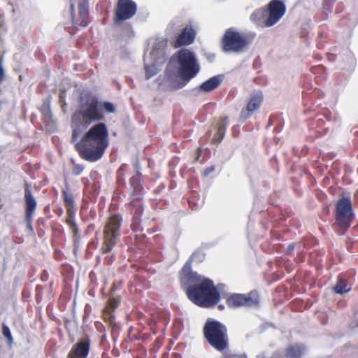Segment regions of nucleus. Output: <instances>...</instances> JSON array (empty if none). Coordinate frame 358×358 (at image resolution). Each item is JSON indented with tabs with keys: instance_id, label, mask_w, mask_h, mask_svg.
Segmentation results:
<instances>
[{
	"instance_id": "f257e3e1",
	"label": "nucleus",
	"mask_w": 358,
	"mask_h": 358,
	"mask_svg": "<svg viewBox=\"0 0 358 358\" xmlns=\"http://www.w3.org/2000/svg\"><path fill=\"white\" fill-rule=\"evenodd\" d=\"M104 111L107 113L115 112V106L108 101H101L91 94H86L80 98L78 109L71 116L73 128L71 141L76 142L83 130L94 122L92 126L76 144V149L80 157L88 162L100 159L108 146V131L107 126L101 121L105 120Z\"/></svg>"
},
{
	"instance_id": "f03ea898",
	"label": "nucleus",
	"mask_w": 358,
	"mask_h": 358,
	"mask_svg": "<svg viewBox=\"0 0 358 358\" xmlns=\"http://www.w3.org/2000/svg\"><path fill=\"white\" fill-rule=\"evenodd\" d=\"M192 259H188L179 273L181 287L195 305L209 308L217 304L220 294L214 282L192 271Z\"/></svg>"
},
{
	"instance_id": "7ed1b4c3",
	"label": "nucleus",
	"mask_w": 358,
	"mask_h": 358,
	"mask_svg": "<svg viewBox=\"0 0 358 358\" xmlns=\"http://www.w3.org/2000/svg\"><path fill=\"white\" fill-rule=\"evenodd\" d=\"M145 194L142 174L138 171L129 179V197L131 201L127 204L132 215L131 229L135 232L143 231L141 217L144 211L143 198Z\"/></svg>"
},
{
	"instance_id": "20e7f679",
	"label": "nucleus",
	"mask_w": 358,
	"mask_h": 358,
	"mask_svg": "<svg viewBox=\"0 0 358 358\" xmlns=\"http://www.w3.org/2000/svg\"><path fill=\"white\" fill-rule=\"evenodd\" d=\"M203 336L209 345L217 351L229 347L227 327L219 321L208 319L203 329Z\"/></svg>"
},
{
	"instance_id": "39448f33",
	"label": "nucleus",
	"mask_w": 358,
	"mask_h": 358,
	"mask_svg": "<svg viewBox=\"0 0 358 358\" xmlns=\"http://www.w3.org/2000/svg\"><path fill=\"white\" fill-rule=\"evenodd\" d=\"M335 224L341 229L348 230L355 219V214L350 193H345L335 203Z\"/></svg>"
},
{
	"instance_id": "423d86ee",
	"label": "nucleus",
	"mask_w": 358,
	"mask_h": 358,
	"mask_svg": "<svg viewBox=\"0 0 358 358\" xmlns=\"http://www.w3.org/2000/svg\"><path fill=\"white\" fill-rule=\"evenodd\" d=\"M122 223V216L120 214H113L108 218L103 231V243L100 249L101 254L110 252L116 245L120 236Z\"/></svg>"
},
{
	"instance_id": "0eeeda50",
	"label": "nucleus",
	"mask_w": 358,
	"mask_h": 358,
	"mask_svg": "<svg viewBox=\"0 0 358 358\" xmlns=\"http://www.w3.org/2000/svg\"><path fill=\"white\" fill-rule=\"evenodd\" d=\"M178 72L181 78L185 82H189L199 72L200 66L192 51L188 49H182L176 52Z\"/></svg>"
},
{
	"instance_id": "6e6552de",
	"label": "nucleus",
	"mask_w": 358,
	"mask_h": 358,
	"mask_svg": "<svg viewBox=\"0 0 358 358\" xmlns=\"http://www.w3.org/2000/svg\"><path fill=\"white\" fill-rule=\"evenodd\" d=\"M249 43L250 39L247 35L233 28L227 29L221 40L222 49L225 52H241Z\"/></svg>"
},
{
	"instance_id": "1a4fd4ad",
	"label": "nucleus",
	"mask_w": 358,
	"mask_h": 358,
	"mask_svg": "<svg viewBox=\"0 0 358 358\" xmlns=\"http://www.w3.org/2000/svg\"><path fill=\"white\" fill-rule=\"evenodd\" d=\"M62 196L64 201V205L66 209V223L69 227L73 234L74 241L78 242L80 238V231L78 226L75 221L76 208L75 207L74 199L70 190L68 182H66L65 188L62 191Z\"/></svg>"
},
{
	"instance_id": "9d476101",
	"label": "nucleus",
	"mask_w": 358,
	"mask_h": 358,
	"mask_svg": "<svg viewBox=\"0 0 358 358\" xmlns=\"http://www.w3.org/2000/svg\"><path fill=\"white\" fill-rule=\"evenodd\" d=\"M137 12V5L133 0H118L115 8L113 22L115 24L132 18Z\"/></svg>"
},
{
	"instance_id": "9b49d317",
	"label": "nucleus",
	"mask_w": 358,
	"mask_h": 358,
	"mask_svg": "<svg viewBox=\"0 0 358 358\" xmlns=\"http://www.w3.org/2000/svg\"><path fill=\"white\" fill-rule=\"evenodd\" d=\"M226 303L229 308L257 306L259 303V297L256 291H251L246 294H233L227 297Z\"/></svg>"
},
{
	"instance_id": "f8f14e48",
	"label": "nucleus",
	"mask_w": 358,
	"mask_h": 358,
	"mask_svg": "<svg viewBox=\"0 0 358 358\" xmlns=\"http://www.w3.org/2000/svg\"><path fill=\"white\" fill-rule=\"evenodd\" d=\"M89 0H79L78 3V15L76 13L75 5L71 4V17L73 27H86L90 23Z\"/></svg>"
},
{
	"instance_id": "ddd939ff",
	"label": "nucleus",
	"mask_w": 358,
	"mask_h": 358,
	"mask_svg": "<svg viewBox=\"0 0 358 358\" xmlns=\"http://www.w3.org/2000/svg\"><path fill=\"white\" fill-rule=\"evenodd\" d=\"M264 96L262 91L252 92L247 102L245 107H244L240 114V119L242 121H245L257 112L263 103Z\"/></svg>"
},
{
	"instance_id": "4468645a",
	"label": "nucleus",
	"mask_w": 358,
	"mask_h": 358,
	"mask_svg": "<svg viewBox=\"0 0 358 358\" xmlns=\"http://www.w3.org/2000/svg\"><path fill=\"white\" fill-rule=\"evenodd\" d=\"M266 10L268 17L264 20V23L266 27H271L285 15L286 7L282 1L272 0L268 4Z\"/></svg>"
},
{
	"instance_id": "2eb2a0df",
	"label": "nucleus",
	"mask_w": 358,
	"mask_h": 358,
	"mask_svg": "<svg viewBox=\"0 0 358 358\" xmlns=\"http://www.w3.org/2000/svg\"><path fill=\"white\" fill-rule=\"evenodd\" d=\"M24 201H25V219L28 228L32 230L31 223L33 216L36 209L37 203L32 195L30 184L26 182L24 185Z\"/></svg>"
},
{
	"instance_id": "dca6fc26",
	"label": "nucleus",
	"mask_w": 358,
	"mask_h": 358,
	"mask_svg": "<svg viewBox=\"0 0 358 358\" xmlns=\"http://www.w3.org/2000/svg\"><path fill=\"white\" fill-rule=\"evenodd\" d=\"M196 37V31L191 25H187L176 37V39L171 41V45L175 48L192 44Z\"/></svg>"
},
{
	"instance_id": "f3484780",
	"label": "nucleus",
	"mask_w": 358,
	"mask_h": 358,
	"mask_svg": "<svg viewBox=\"0 0 358 358\" xmlns=\"http://www.w3.org/2000/svg\"><path fill=\"white\" fill-rule=\"evenodd\" d=\"M91 342L89 338L75 343L67 355V358H87L90 351Z\"/></svg>"
},
{
	"instance_id": "a211bd4d",
	"label": "nucleus",
	"mask_w": 358,
	"mask_h": 358,
	"mask_svg": "<svg viewBox=\"0 0 358 358\" xmlns=\"http://www.w3.org/2000/svg\"><path fill=\"white\" fill-rule=\"evenodd\" d=\"M222 82V76H215L203 83L199 88L201 91L209 92L215 90Z\"/></svg>"
},
{
	"instance_id": "6ab92c4d",
	"label": "nucleus",
	"mask_w": 358,
	"mask_h": 358,
	"mask_svg": "<svg viewBox=\"0 0 358 358\" xmlns=\"http://www.w3.org/2000/svg\"><path fill=\"white\" fill-rule=\"evenodd\" d=\"M304 350L305 348L302 345H291L286 348L284 358H300L303 354Z\"/></svg>"
},
{
	"instance_id": "aec40b11",
	"label": "nucleus",
	"mask_w": 358,
	"mask_h": 358,
	"mask_svg": "<svg viewBox=\"0 0 358 358\" xmlns=\"http://www.w3.org/2000/svg\"><path fill=\"white\" fill-rule=\"evenodd\" d=\"M351 287L348 286V280L338 276L336 283L334 287V290L336 294H343L350 292Z\"/></svg>"
},
{
	"instance_id": "412c9836",
	"label": "nucleus",
	"mask_w": 358,
	"mask_h": 358,
	"mask_svg": "<svg viewBox=\"0 0 358 358\" xmlns=\"http://www.w3.org/2000/svg\"><path fill=\"white\" fill-rule=\"evenodd\" d=\"M266 16L268 17L266 9L262 8L254 11L250 16V19L252 21L260 24Z\"/></svg>"
},
{
	"instance_id": "4be33fe9",
	"label": "nucleus",
	"mask_w": 358,
	"mask_h": 358,
	"mask_svg": "<svg viewBox=\"0 0 358 358\" xmlns=\"http://www.w3.org/2000/svg\"><path fill=\"white\" fill-rule=\"evenodd\" d=\"M102 318L105 322H108L110 325H113L115 323V315L112 310L104 308L102 314Z\"/></svg>"
},
{
	"instance_id": "5701e85b",
	"label": "nucleus",
	"mask_w": 358,
	"mask_h": 358,
	"mask_svg": "<svg viewBox=\"0 0 358 358\" xmlns=\"http://www.w3.org/2000/svg\"><path fill=\"white\" fill-rule=\"evenodd\" d=\"M168 45L167 38H157L153 46V51L164 50Z\"/></svg>"
},
{
	"instance_id": "b1692460",
	"label": "nucleus",
	"mask_w": 358,
	"mask_h": 358,
	"mask_svg": "<svg viewBox=\"0 0 358 358\" xmlns=\"http://www.w3.org/2000/svg\"><path fill=\"white\" fill-rule=\"evenodd\" d=\"M117 187L116 189V192L117 194L120 195L123 193L124 187L125 186V180L124 178V176L117 175Z\"/></svg>"
},
{
	"instance_id": "393cba45",
	"label": "nucleus",
	"mask_w": 358,
	"mask_h": 358,
	"mask_svg": "<svg viewBox=\"0 0 358 358\" xmlns=\"http://www.w3.org/2000/svg\"><path fill=\"white\" fill-rule=\"evenodd\" d=\"M145 78L147 80H148L150 78L155 76L158 72V70L155 65H152V66L146 65L145 66Z\"/></svg>"
},
{
	"instance_id": "a878e982",
	"label": "nucleus",
	"mask_w": 358,
	"mask_h": 358,
	"mask_svg": "<svg viewBox=\"0 0 358 358\" xmlns=\"http://www.w3.org/2000/svg\"><path fill=\"white\" fill-rule=\"evenodd\" d=\"M120 300L116 298H110L105 308L115 311V310L119 306Z\"/></svg>"
},
{
	"instance_id": "bb28decb",
	"label": "nucleus",
	"mask_w": 358,
	"mask_h": 358,
	"mask_svg": "<svg viewBox=\"0 0 358 358\" xmlns=\"http://www.w3.org/2000/svg\"><path fill=\"white\" fill-rule=\"evenodd\" d=\"M2 334L4 336V337L7 339L8 343L9 344H11L13 343L12 334L9 327L6 326L5 324H2Z\"/></svg>"
},
{
	"instance_id": "cd10ccee",
	"label": "nucleus",
	"mask_w": 358,
	"mask_h": 358,
	"mask_svg": "<svg viewBox=\"0 0 358 358\" xmlns=\"http://www.w3.org/2000/svg\"><path fill=\"white\" fill-rule=\"evenodd\" d=\"M41 112L43 114L48 115L50 113V99H46L41 106Z\"/></svg>"
},
{
	"instance_id": "c85d7f7f",
	"label": "nucleus",
	"mask_w": 358,
	"mask_h": 358,
	"mask_svg": "<svg viewBox=\"0 0 358 358\" xmlns=\"http://www.w3.org/2000/svg\"><path fill=\"white\" fill-rule=\"evenodd\" d=\"M226 130V125L224 122L220 123L216 136L219 137V139H222L224 136Z\"/></svg>"
},
{
	"instance_id": "c756f323",
	"label": "nucleus",
	"mask_w": 358,
	"mask_h": 358,
	"mask_svg": "<svg viewBox=\"0 0 358 358\" xmlns=\"http://www.w3.org/2000/svg\"><path fill=\"white\" fill-rule=\"evenodd\" d=\"M84 167L80 164H75L73 166V173L76 176H78L81 174V173L83 171Z\"/></svg>"
},
{
	"instance_id": "7c9ffc66",
	"label": "nucleus",
	"mask_w": 358,
	"mask_h": 358,
	"mask_svg": "<svg viewBox=\"0 0 358 358\" xmlns=\"http://www.w3.org/2000/svg\"><path fill=\"white\" fill-rule=\"evenodd\" d=\"M215 169V166H210L209 167L206 168L202 172V176L203 178L208 177L211 173H213Z\"/></svg>"
},
{
	"instance_id": "2f4dec72",
	"label": "nucleus",
	"mask_w": 358,
	"mask_h": 358,
	"mask_svg": "<svg viewBox=\"0 0 358 358\" xmlns=\"http://www.w3.org/2000/svg\"><path fill=\"white\" fill-rule=\"evenodd\" d=\"M3 59L0 58V84H1L5 79V71L2 66Z\"/></svg>"
},
{
	"instance_id": "473e14b6",
	"label": "nucleus",
	"mask_w": 358,
	"mask_h": 358,
	"mask_svg": "<svg viewBox=\"0 0 358 358\" xmlns=\"http://www.w3.org/2000/svg\"><path fill=\"white\" fill-rule=\"evenodd\" d=\"M115 259V255H108L104 258L103 263L106 265H110L113 264V261Z\"/></svg>"
},
{
	"instance_id": "72a5a7b5",
	"label": "nucleus",
	"mask_w": 358,
	"mask_h": 358,
	"mask_svg": "<svg viewBox=\"0 0 358 358\" xmlns=\"http://www.w3.org/2000/svg\"><path fill=\"white\" fill-rule=\"evenodd\" d=\"M128 165L127 164H122L117 171V175L124 176V172L127 171Z\"/></svg>"
},
{
	"instance_id": "f704fd0d",
	"label": "nucleus",
	"mask_w": 358,
	"mask_h": 358,
	"mask_svg": "<svg viewBox=\"0 0 358 358\" xmlns=\"http://www.w3.org/2000/svg\"><path fill=\"white\" fill-rule=\"evenodd\" d=\"M201 153H202V148L201 147L198 148L196 149V157L194 159V162H199V159H200V157L201 156Z\"/></svg>"
},
{
	"instance_id": "c9c22d12",
	"label": "nucleus",
	"mask_w": 358,
	"mask_h": 358,
	"mask_svg": "<svg viewBox=\"0 0 358 358\" xmlns=\"http://www.w3.org/2000/svg\"><path fill=\"white\" fill-rule=\"evenodd\" d=\"M227 358H248L247 356L245 354H241V355H229L227 357Z\"/></svg>"
},
{
	"instance_id": "e433bc0d",
	"label": "nucleus",
	"mask_w": 358,
	"mask_h": 358,
	"mask_svg": "<svg viewBox=\"0 0 358 358\" xmlns=\"http://www.w3.org/2000/svg\"><path fill=\"white\" fill-rule=\"evenodd\" d=\"M155 345H162V343L161 342L159 338H157L156 341H155Z\"/></svg>"
},
{
	"instance_id": "4c0bfd02",
	"label": "nucleus",
	"mask_w": 358,
	"mask_h": 358,
	"mask_svg": "<svg viewBox=\"0 0 358 358\" xmlns=\"http://www.w3.org/2000/svg\"><path fill=\"white\" fill-rule=\"evenodd\" d=\"M354 197L358 201V189L355 192Z\"/></svg>"
},
{
	"instance_id": "58836bf2",
	"label": "nucleus",
	"mask_w": 358,
	"mask_h": 358,
	"mask_svg": "<svg viewBox=\"0 0 358 358\" xmlns=\"http://www.w3.org/2000/svg\"><path fill=\"white\" fill-rule=\"evenodd\" d=\"M287 249H288L289 250H292L294 249V245H289V246H288V248H287Z\"/></svg>"
},
{
	"instance_id": "ea45409f",
	"label": "nucleus",
	"mask_w": 358,
	"mask_h": 358,
	"mask_svg": "<svg viewBox=\"0 0 358 358\" xmlns=\"http://www.w3.org/2000/svg\"><path fill=\"white\" fill-rule=\"evenodd\" d=\"M354 327H358V320L355 322Z\"/></svg>"
},
{
	"instance_id": "a19ab883",
	"label": "nucleus",
	"mask_w": 358,
	"mask_h": 358,
	"mask_svg": "<svg viewBox=\"0 0 358 358\" xmlns=\"http://www.w3.org/2000/svg\"><path fill=\"white\" fill-rule=\"evenodd\" d=\"M174 26H175V24H174V23H171V24H169V27L170 29H173Z\"/></svg>"
},
{
	"instance_id": "79ce46f5",
	"label": "nucleus",
	"mask_w": 358,
	"mask_h": 358,
	"mask_svg": "<svg viewBox=\"0 0 358 358\" xmlns=\"http://www.w3.org/2000/svg\"><path fill=\"white\" fill-rule=\"evenodd\" d=\"M188 202H189V206H192V202H193V199H191L190 200H189V201H188Z\"/></svg>"
},
{
	"instance_id": "37998d69",
	"label": "nucleus",
	"mask_w": 358,
	"mask_h": 358,
	"mask_svg": "<svg viewBox=\"0 0 358 358\" xmlns=\"http://www.w3.org/2000/svg\"><path fill=\"white\" fill-rule=\"evenodd\" d=\"M219 308H220V310H222V309L224 308V306H222V305H220V306H219Z\"/></svg>"
},
{
	"instance_id": "c03bdc74",
	"label": "nucleus",
	"mask_w": 358,
	"mask_h": 358,
	"mask_svg": "<svg viewBox=\"0 0 358 358\" xmlns=\"http://www.w3.org/2000/svg\"><path fill=\"white\" fill-rule=\"evenodd\" d=\"M317 122H322V120L321 119H318V120H317Z\"/></svg>"
},
{
	"instance_id": "a18cd8bd",
	"label": "nucleus",
	"mask_w": 358,
	"mask_h": 358,
	"mask_svg": "<svg viewBox=\"0 0 358 358\" xmlns=\"http://www.w3.org/2000/svg\"><path fill=\"white\" fill-rule=\"evenodd\" d=\"M357 158H358V154H357Z\"/></svg>"
}]
</instances>
